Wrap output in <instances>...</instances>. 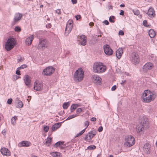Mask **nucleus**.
I'll return each instance as SVG.
<instances>
[{"mask_svg": "<svg viewBox=\"0 0 157 157\" xmlns=\"http://www.w3.org/2000/svg\"><path fill=\"white\" fill-rule=\"evenodd\" d=\"M140 124L137 126L136 131L138 133H142L144 129L147 128L149 126V122L148 118L144 116H143L141 118Z\"/></svg>", "mask_w": 157, "mask_h": 157, "instance_id": "1", "label": "nucleus"}, {"mask_svg": "<svg viewBox=\"0 0 157 157\" xmlns=\"http://www.w3.org/2000/svg\"><path fill=\"white\" fill-rule=\"evenodd\" d=\"M156 95L148 90H145L143 93V101L144 102H149L155 98Z\"/></svg>", "mask_w": 157, "mask_h": 157, "instance_id": "2", "label": "nucleus"}, {"mask_svg": "<svg viewBox=\"0 0 157 157\" xmlns=\"http://www.w3.org/2000/svg\"><path fill=\"white\" fill-rule=\"evenodd\" d=\"M93 71L96 73H102L104 72L106 69L105 66L100 62L95 63L93 66Z\"/></svg>", "mask_w": 157, "mask_h": 157, "instance_id": "3", "label": "nucleus"}, {"mask_svg": "<svg viewBox=\"0 0 157 157\" xmlns=\"http://www.w3.org/2000/svg\"><path fill=\"white\" fill-rule=\"evenodd\" d=\"M84 76V72L81 68L77 70L74 74L73 79L76 82H79L82 81Z\"/></svg>", "mask_w": 157, "mask_h": 157, "instance_id": "4", "label": "nucleus"}, {"mask_svg": "<svg viewBox=\"0 0 157 157\" xmlns=\"http://www.w3.org/2000/svg\"><path fill=\"white\" fill-rule=\"evenodd\" d=\"M16 44V41L15 39L12 37L8 38L5 45L6 49L9 51L13 49Z\"/></svg>", "mask_w": 157, "mask_h": 157, "instance_id": "5", "label": "nucleus"}, {"mask_svg": "<svg viewBox=\"0 0 157 157\" xmlns=\"http://www.w3.org/2000/svg\"><path fill=\"white\" fill-rule=\"evenodd\" d=\"M125 142L124 145L128 147H130L133 145L135 142L134 137L131 135L126 136L125 138Z\"/></svg>", "mask_w": 157, "mask_h": 157, "instance_id": "6", "label": "nucleus"}, {"mask_svg": "<svg viewBox=\"0 0 157 157\" xmlns=\"http://www.w3.org/2000/svg\"><path fill=\"white\" fill-rule=\"evenodd\" d=\"M47 41L46 39H40L37 48L39 49L43 50L47 47Z\"/></svg>", "mask_w": 157, "mask_h": 157, "instance_id": "7", "label": "nucleus"}, {"mask_svg": "<svg viewBox=\"0 0 157 157\" xmlns=\"http://www.w3.org/2000/svg\"><path fill=\"white\" fill-rule=\"evenodd\" d=\"M130 60L132 63L135 64L138 63L140 59L138 54L135 52L132 53L131 55Z\"/></svg>", "mask_w": 157, "mask_h": 157, "instance_id": "8", "label": "nucleus"}, {"mask_svg": "<svg viewBox=\"0 0 157 157\" xmlns=\"http://www.w3.org/2000/svg\"><path fill=\"white\" fill-rule=\"evenodd\" d=\"M55 71V69L52 67H49L45 68L43 70V74L44 75H50Z\"/></svg>", "mask_w": 157, "mask_h": 157, "instance_id": "9", "label": "nucleus"}, {"mask_svg": "<svg viewBox=\"0 0 157 157\" xmlns=\"http://www.w3.org/2000/svg\"><path fill=\"white\" fill-rule=\"evenodd\" d=\"M96 131L95 130H94L91 131L84 138V140H90L93 138L96 135Z\"/></svg>", "mask_w": 157, "mask_h": 157, "instance_id": "10", "label": "nucleus"}, {"mask_svg": "<svg viewBox=\"0 0 157 157\" xmlns=\"http://www.w3.org/2000/svg\"><path fill=\"white\" fill-rule=\"evenodd\" d=\"M104 50L105 53L107 55L110 56L113 53V51L108 45L104 46Z\"/></svg>", "mask_w": 157, "mask_h": 157, "instance_id": "11", "label": "nucleus"}, {"mask_svg": "<svg viewBox=\"0 0 157 157\" xmlns=\"http://www.w3.org/2000/svg\"><path fill=\"white\" fill-rule=\"evenodd\" d=\"M43 84L42 83L39 81H36L34 83V89L38 91L42 90L43 88Z\"/></svg>", "mask_w": 157, "mask_h": 157, "instance_id": "12", "label": "nucleus"}, {"mask_svg": "<svg viewBox=\"0 0 157 157\" xmlns=\"http://www.w3.org/2000/svg\"><path fill=\"white\" fill-rule=\"evenodd\" d=\"M22 16L23 15L21 13H15L13 19L14 22L15 23L20 21L21 20Z\"/></svg>", "mask_w": 157, "mask_h": 157, "instance_id": "13", "label": "nucleus"}, {"mask_svg": "<svg viewBox=\"0 0 157 157\" xmlns=\"http://www.w3.org/2000/svg\"><path fill=\"white\" fill-rule=\"evenodd\" d=\"M92 79L94 82L100 85L101 80V78L98 75H94L92 76Z\"/></svg>", "mask_w": 157, "mask_h": 157, "instance_id": "14", "label": "nucleus"}, {"mask_svg": "<svg viewBox=\"0 0 157 157\" xmlns=\"http://www.w3.org/2000/svg\"><path fill=\"white\" fill-rule=\"evenodd\" d=\"M153 64L151 63H146L143 67V71L144 72H146L148 70L151 69L153 67Z\"/></svg>", "mask_w": 157, "mask_h": 157, "instance_id": "15", "label": "nucleus"}, {"mask_svg": "<svg viewBox=\"0 0 157 157\" xmlns=\"http://www.w3.org/2000/svg\"><path fill=\"white\" fill-rule=\"evenodd\" d=\"M31 145L30 142L27 141H23L20 142L18 145L19 147H28Z\"/></svg>", "mask_w": 157, "mask_h": 157, "instance_id": "16", "label": "nucleus"}, {"mask_svg": "<svg viewBox=\"0 0 157 157\" xmlns=\"http://www.w3.org/2000/svg\"><path fill=\"white\" fill-rule=\"evenodd\" d=\"M34 38V35H32L29 36L25 40V44L27 45H30L32 43V41Z\"/></svg>", "mask_w": 157, "mask_h": 157, "instance_id": "17", "label": "nucleus"}, {"mask_svg": "<svg viewBox=\"0 0 157 157\" xmlns=\"http://www.w3.org/2000/svg\"><path fill=\"white\" fill-rule=\"evenodd\" d=\"M147 14L150 17H154L155 16V13L154 9L151 7H150L148 9Z\"/></svg>", "mask_w": 157, "mask_h": 157, "instance_id": "18", "label": "nucleus"}, {"mask_svg": "<svg viewBox=\"0 0 157 157\" xmlns=\"http://www.w3.org/2000/svg\"><path fill=\"white\" fill-rule=\"evenodd\" d=\"M73 26L70 25H66L65 32V35L66 36H67L71 32L72 30Z\"/></svg>", "mask_w": 157, "mask_h": 157, "instance_id": "19", "label": "nucleus"}, {"mask_svg": "<svg viewBox=\"0 0 157 157\" xmlns=\"http://www.w3.org/2000/svg\"><path fill=\"white\" fill-rule=\"evenodd\" d=\"M0 151L3 155L9 156L10 155V151L6 148L4 147L1 148Z\"/></svg>", "mask_w": 157, "mask_h": 157, "instance_id": "20", "label": "nucleus"}, {"mask_svg": "<svg viewBox=\"0 0 157 157\" xmlns=\"http://www.w3.org/2000/svg\"><path fill=\"white\" fill-rule=\"evenodd\" d=\"M86 36L83 35L80 36V39H81L80 43L81 45L85 46L86 44Z\"/></svg>", "mask_w": 157, "mask_h": 157, "instance_id": "21", "label": "nucleus"}, {"mask_svg": "<svg viewBox=\"0 0 157 157\" xmlns=\"http://www.w3.org/2000/svg\"><path fill=\"white\" fill-rule=\"evenodd\" d=\"M123 53L122 49L121 48H119L116 52V56L117 57L118 59L121 58Z\"/></svg>", "mask_w": 157, "mask_h": 157, "instance_id": "22", "label": "nucleus"}, {"mask_svg": "<svg viewBox=\"0 0 157 157\" xmlns=\"http://www.w3.org/2000/svg\"><path fill=\"white\" fill-rule=\"evenodd\" d=\"M150 145L148 143H146L144 145V150L145 152L147 154H149L150 153Z\"/></svg>", "mask_w": 157, "mask_h": 157, "instance_id": "23", "label": "nucleus"}, {"mask_svg": "<svg viewBox=\"0 0 157 157\" xmlns=\"http://www.w3.org/2000/svg\"><path fill=\"white\" fill-rule=\"evenodd\" d=\"M24 81L25 85L28 86L30 83L31 80L29 76L28 75H26L24 79Z\"/></svg>", "mask_w": 157, "mask_h": 157, "instance_id": "24", "label": "nucleus"}, {"mask_svg": "<svg viewBox=\"0 0 157 157\" xmlns=\"http://www.w3.org/2000/svg\"><path fill=\"white\" fill-rule=\"evenodd\" d=\"M16 107L17 108H22L23 106V104L22 102L18 99V98H17V102H16Z\"/></svg>", "mask_w": 157, "mask_h": 157, "instance_id": "25", "label": "nucleus"}, {"mask_svg": "<svg viewBox=\"0 0 157 157\" xmlns=\"http://www.w3.org/2000/svg\"><path fill=\"white\" fill-rule=\"evenodd\" d=\"M61 125L60 123H57L53 125L52 127V131H54L59 128Z\"/></svg>", "mask_w": 157, "mask_h": 157, "instance_id": "26", "label": "nucleus"}, {"mask_svg": "<svg viewBox=\"0 0 157 157\" xmlns=\"http://www.w3.org/2000/svg\"><path fill=\"white\" fill-rule=\"evenodd\" d=\"M148 33L150 37L152 38H153L155 35L154 31L151 29L149 30Z\"/></svg>", "mask_w": 157, "mask_h": 157, "instance_id": "27", "label": "nucleus"}, {"mask_svg": "<svg viewBox=\"0 0 157 157\" xmlns=\"http://www.w3.org/2000/svg\"><path fill=\"white\" fill-rule=\"evenodd\" d=\"M52 139L50 137H48L47 139L45 140V144L46 145L48 146H50L51 143Z\"/></svg>", "mask_w": 157, "mask_h": 157, "instance_id": "28", "label": "nucleus"}, {"mask_svg": "<svg viewBox=\"0 0 157 157\" xmlns=\"http://www.w3.org/2000/svg\"><path fill=\"white\" fill-rule=\"evenodd\" d=\"M17 120V117L16 116H15L12 117L11 121V124L13 125H15L16 124V121Z\"/></svg>", "mask_w": 157, "mask_h": 157, "instance_id": "29", "label": "nucleus"}, {"mask_svg": "<svg viewBox=\"0 0 157 157\" xmlns=\"http://www.w3.org/2000/svg\"><path fill=\"white\" fill-rule=\"evenodd\" d=\"M78 106V105L76 104H72L71 107V111L73 112Z\"/></svg>", "mask_w": 157, "mask_h": 157, "instance_id": "30", "label": "nucleus"}, {"mask_svg": "<svg viewBox=\"0 0 157 157\" xmlns=\"http://www.w3.org/2000/svg\"><path fill=\"white\" fill-rule=\"evenodd\" d=\"M51 155L54 157H60V153L58 152H53L51 153Z\"/></svg>", "mask_w": 157, "mask_h": 157, "instance_id": "31", "label": "nucleus"}, {"mask_svg": "<svg viewBox=\"0 0 157 157\" xmlns=\"http://www.w3.org/2000/svg\"><path fill=\"white\" fill-rule=\"evenodd\" d=\"M69 105L70 102H64L63 105V107L64 109H67L69 106Z\"/></svg>", "mask_w": 157, "mask_h": 157, "instance_id": "32", "label": "nucleus"}, {"mask_svg": "<svg viewBox=\"0 0 157 157\" xmlns=\"http://www.w3.org/2000/svg\"><path fill=\"white\" fill-rule=\"evenodd\" d=\"M86 128H85L82 131H81V132H80L78 133L77 135L75 136V137H77L80 136H81L82 134H83V133L85 132V131H86Z\"/></svg>", "mask_w": 157, "mask_h": 157, "instance_id": "33", "label": "nucleus"}, {"mask_svg": "<svg viewBox=\"0 0 157 157\" xmlns=\"http://www.w3.org/2000/svg\"><path fill=\"white\" fill-rule=\"evenodd\" d=\"M96 148V146L94 145H91L87 147V149L90 150L94 149Z\"/></svg>", "mask_w": 157, "mask_h": 157, "instance_id": "34", "label": "nucleus"}, {"mask_svg": "<svg viewBox=\"0 0 157 157\" xmlns=\"http://www.w3.org/2000/svg\"><path fill=\"white\" fill-rule=\"evenodd\" d=\"M82 108H78L76 111V112L77 113L76 114H79L81 112H82Z\"/></svg>", "mask_w": 157, "mask_h": 157, "instance_id": "35", "label": "nucleus"}, {"mask_svg": "<svg viewBox=\"0 0 157 157\" xmlns=\"http://www.w3.org/2000/svg\"><path fill=\"white\" fill-rule=\"evenodd\" d=\"M115 18V17L114 16H112L110 17L109 18V21L110 22L114 23V21L113 20V19H114Z\"/></svg>", "mask_w": 157, "mask_h": 157, "instance_id": "36", "label": "nucleus"}, {"mask_svg": "<svg viewBox=\"0 0 157 157\" xmlns=\"http://www.w3.org/2000/svg\"><path fill=\"white\" fill-rule=\"evenodd\" d=\"M14 30L16 32H19L21 31V29L19 26H16L15 27Z\"/></svg>", "mask_w": 157, "mask_h": 157, "instance_id": "37", "label": "nucleus"}, {"mask_svg": "<svg viewBox=\"0 0 157 157\" xmlns=\"http://www.w3.org/2000/svg\"><path fill=\"white\" fill-rule=\"evenodd\" d=\"M73 21L72 20H69L67 23V25H70L71 26H73Z\"/></svg>", "mask_w": 157, "mask_h": 157, "instance_id": "38", "label": "nucleus"}, {"mask_svg": "<svg viewBox=\"0 0 157 157\" xmlns=\"http://www.w3.org/2000/svg\"><path fill=\"white\" fill-rule=\"evenodd\" d=\"M133 13L135 15H138L140 14V11L139 10H133Z\"/></svg>", "mask_w": 157, "mask_h": 157, "instance_id": "39", "label": "nucleus"}, {"mask_svg": "<svg viewBox=\"0 0 157 157\" xmlns=\"http://www.w3.org/2000/svg\"><path fill=\"white\" fill-rule=\"evenodd\" d=\"M49 127L48 126H44V130L45 132H47L49 130Z\"/></svg>", "mask_w": 157, "mask_h": 157, "instance_id": "40", "label": "nucleus"}, {"mask_svg": "<svg viewBox=\"0 0 157 157\" xmlns=\"http://www.w3.org/2000/svg\"><path fill=\"white\" fill-rule=\"evenodd\" d=\"M27 66L26 65L24 64L22 65L21 67H19L18 68V69H24Z\"/></svg>", "mask_w": 157, "mask_h": 157, "instance_id": "41", "label": "nucleus"}, {"mask_svg": "<svg viewBox=\"0 0 157 157\" xmlns=\"http://www.w3.org/2000/svg\"><path fill=\"white\" fill-rule=\"evenodd\" d=\"M12 101V98L9 99L7 101V103L8 104H11Z\"/></svg>", "mask_w": 157, "mask_h": 157, "instance_id": "42", "label": "nucleus"}, {"mask_svg": "<svg viewBox=\"0 0 157 157\" xmlns=\"http://www.w3.org/2000/svg\"><path fill=\"white\" fill-rule=\"evenodd\" d=\"M118 34H119V35H121V36L123 35L124 34V32H123V31L121 30H120L119 31V32H118Z\"/></svg>", "mask_w": 157, "mask_h": 157, "instance_id": "43", "label": "nucleus"}, {"mask_svg": "<svg viewBox=\"0 0 157 157\" xmlns=\"http://www.w3.org/2000/svg\"><path fill=\"white\" fill-rule=\"evenodd\" d=\"M85 124L86 126V127L85 128H86V129L87 128L88 126L89 125V122L88 121H86L85 122Z\"/></svg>", "mask_w": 157, "mask_h": 157, "instance_id": "44", "label": "nucleus"}, {"mask_svg": "<svg viewBox=\"0 0 157 157\" xmlns=\"http://www.w3.org/2000/svg\"><path fill=\"white\" fill-rule=\"evenodd\" d=\"M64 144V142L63 141H58L56 143V144H58L59 145H63Z\"/></svg>", "mask_w": 157, "mask_h": 157, "instance_id": "45", "label": "nucleus"}, {"mask_svg": "<svg viewBox=\"0 0 157 157\" xmlns=\"http://www.w3.org/2000/svg\"><path fill=\"white\" fill-rule=\"evenodd\" d=\"M147 21L146 20H144L143 21V25H144L145 26H147Z\"/></svg>", "mask_w": 157, "mask_h": 157, "instance_id": "46", "label": "nucleus"}, {"mask_svg": "<svg viewBox=\"0 0 157 157\" xmlns=\"http://www.w3.org/2000/svg\"><path fill=\"white\" fill-rule=\"evenodd\" d=\"M76 19L77 20H78V19H79L81 18V16L80 15H78L75 16Z\"/></svg>", "mask_w": 157, "mask_h": 157, "instance_id": "47", "label": "nucleus"}, {"mask_svg": "<svg viewBox=\"0 0 157 157\" xmlns=\"http://www.w3.org/2000/svg\"><path fill=\"white\" fill-rule=\"evenodd\" d=\"M78 116H79L78 114H74L71 115V116L72 118V119L73 118H74Z\"/></svg>", "mask_w": 157, "mask_h": 157, "instance_id": "48", "label": "nucleus"}, {"mask_svg": "<svg viewBox=\"0 0 157 157\" xmlns=\"http://www.w3.org/2000/svg\"><path fill=\"white\" fill-rule=\"evenodd\" d=\"M56 12L57 13L60 14L61 13V11H60V10L59 9H57L56 10Z\"/></svg>", "mask_w": 157, "mask_h": 157, "instance_id": "49", "label": "nucleus"}, {"mask_svg": "<svg viewBox=\"0 0 157 157\" xmlns=\"http://www.w3.org/2000/svg\"><path fill=\"white\" fill-rule=\"evenodd\" d=\"M126 82V80H124L123 81H122L120 83L123 86L124 85V84Z\"/></svg>", "mask_w": 157, "mask_h": 157, "instance_id": "50", "label": "nucleus"}, {"mask_svg": "<svg viewBox=\"0 0 157 157\" xmlns=\"http://www.w3.org/2000/svg\"><path fill=\"white\" fill-rule=\"evenodd\" d=\"M117 87V86L116 85H114L112 86L111 88V90L112 91H114L115 90Z\"/></svg>", "mask_w": 157, "mask_h": 157, "instance_id": "51", "label": "nucleus"}, {"mask_svg": "<svg viewBox=\"0 0 157 157\" xmlns=\"http://www.w3.org/2000/svg\"><path fill=\"white\" fill-rule=\"evenodd\" d=\"M103 23L106 25H108L109 24V22L107 20H106L104 21L103 22Z\"/></svg>", "mask_w": 157, "mask_h": 157, "instance_id": "52", "label": "nucleus"}, {"mask_svg": "<svg viewBox=\"0 0 157 157\" xmlns=\"http://www.w3.org/2000/svg\"><path fill=\"white\" fill-rule=\"evenodd\" d=\"M103 130V128L102 126L100 127L98 129V131L99 132H101Z\"/></svg>", "mask_w": 157, "mask_h": 157, "instance_id": "53", "label": "nucleus"}, {"mask_svg": "<svg viewBox=\"0 0 157 157\" xmlns=\"http://www.w3.org/2000/svg\"><path fill=\"white\" fill-rule=\"evenodd\" d=\"M71 2L72 3L74 4H75L77 3V0H71Z\"/></svg>", "mask_w": 157, "mask_h": 157, "instance_id": "54", "label": "nucleus"}, {"mask_svg": "<svg viewBox=\"0 0 157 157\" xmlns=\"http://www.w3.org/2000/svg\"><path fill=\"white\" fill-rule=\"evenodd\" d=\"M124 11L123 10H121L120 13V14L121 15H124Z\"/></svg>", "mask_w": 157, "mask_h": 157, "instance_id": "55", "label": "nucleus"}, {"mask_svg": "<svg viewBox=\"0 0 157 157\" xmlns=\"http://www.w3.org/2000/svg\"><path fill=\"white\" fill-rule=\"evenodd\" d=\"M90 120L91 121H96V119L95 117H93Z\"/></svg>", "mask_w": 157, "mask_h": 157, "instance_id": "56", "label": "nucleus"}, {"mask_svg": "<svg viewBox=\"0 0 157 157\" xmlns=\"http://www.w3.org/2000/svg\"><path fill=\"white\" fill-rule=\"evenodd\" d=\"M16 74L19 75H21V74H20V71H19V70H17L16 71Z\"/></svg>", "mask_w": 157, "mask_h": 157, "instance_id": "57", "label": "nucleus"}, {"mask_svg": "<svg viewBox=\"0 0 157 157\" xmlns=\"http://www.w3.org/2000/svg\"><path fill=\"white\" fill-rule=\"evenodd\" d=\"M72 119V117H71V116H69L66 119V120H65V121H67V120H69L70 119Z\"/></svg>", "mask_w": 157, "mask_h": 157, "instance_id": "58", "label": "nucleus"}, {"mask_svg": "<svg viewBox=\"0 0 157 157\" xmlns=\"http://www.w3.org/2000/svg\"><path fill=\"white\" fill-rule=\"evenodd\" d=\"M121 151H116L115 152V155H117L119 154V153H121Z\"/></svg>", "mask_w": 157, "mask_h": 157, "instance_id": "59", "label": "nucleus"}, {"mask_svg": "<svg viewBox=\"0 0 157 157\" xmlns=\"http://www.w3.org/2000/svg\"><path fill=\"white\" fill-rule=\"evenodd\" d=\"M107 8L109 10L112 9L113 8L112 6L111 5H109V6H108Z\"/></svg>", "mask_w": 157, "mask_h": 157, "instance_id": "60", "label": "nucleus"}, {"mask_svg": "<svg viewBox=\"0 0 157 157\" xmlns=\"http://www.w3.org/2000/svg\"><path fill=\"white\" fill-rule=\"evenodd\" d=\"M59 114L60 116H62L64 114V111L60 112L59 113Z\"/></svg>", "mask_w": 157, "mask_h": 157, "instance_id": "61", "label": "nucleus"}, {"mask_svg": "<svg viewBox=\"0 0 157 157\" xmlns=\"http://www.w3.org/2000/svg\"><path fill=\"white\" fill-rule=\"evenodd\" d=\"M94 25V23L93 22H90L89 24V25L91 26H93Z\"/></svg>", "mask_w": 157, "mask_h": 157, "instance_id": "62", "label": "nucleus"}, {"mask_svg": "<svg viewBox=\"0 0 157 157\" xmlns=\"http://www.w3.org/2000/svg\"><path fill=\"white\" fill-rule=\"evenodd\" d=\"M31 157H37V156L33 154H32L31 155Z\"/></svg>", "mask_w": 157, "mask_h": 157, "instance_id": "63", "label": "nucleus"}, {"mask_svg": "<svg viewBox=\"0 0 157 157\" xmlns=\"http://www.w3.org/2000/svg\"><path fill=\"white\" fill-rule=\"evenodd\" d=\"M63 145H64V146H60V148H61V149H64L65 147L64 146H65L66 145L65 144H64Z\"/></svg>", "mask_w": 157, "mask_h": 157, "instance_id": "64", "label": "nucleus"}]
</instances>
